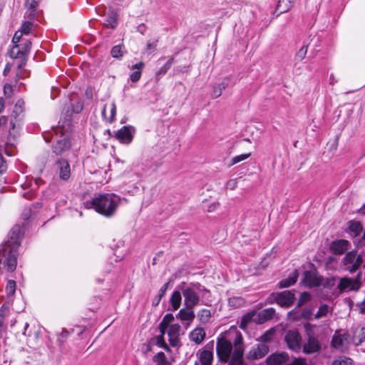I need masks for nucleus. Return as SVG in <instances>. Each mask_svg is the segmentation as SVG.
<instances>
[{"label": "nucleus", "mask_w": 365, "mask_h": 365, "mask_svg": "<svg viewBox=\"0 0 365 365\" xmlns=\"http://www.w3.org/2000/svg\"><path fill=\"white\" fill-rule=\"evenodd\" d=\"M24 101L22 99H19L14 107L10 121L8 141L6 143L5 148V153L7 155L11 156L14 155L12 147L16 142V137L20 127L19 123L24 117Z\"/></svg>", "instance_id": "f257e3e1"}, {"label": "nucleus", "mask_w": 365, "mask_h": 365, "mask_svg": "<svg viewBox=\"0 0 365 365\" xmlns=\"http://www.w3.org/2000/svg\"><path fill=\"white\" fill-rule=\"evenodd\" d=\"M88 209L94 208L95 210L106 217L112 216L118 207V202L110 194L99 195L92 200L85 202Z\"/></svg>", "instance_id": "f03ea898"}, {"label": "nucleus", "mask_w": 365, "mask_h": 365, "mask_svg": "<svg viewBox=\"0 0 365 365\" xmlns=\"http://www.w3.org/2000/svg\"><path fill=\"white\" fill-rule=\"evenodd\" d=\"M208 292L205 287L198 282L190 283L188 286L182 288L185 306L187 308H194L200 301L199 293H202L203 296L205 293Z\"/></svg>", "instance_id": "7ed1b4c3"}, {"label": "nucleus", "mask_w": 365, "mask_h": 365, "mask_svg": "<svg viewBox=\"0 0 365 365\" xmlns=\"http://www.w3.org/2000/svg\"><path fill=\"white\" fill-rule=\"evenodd\" d=\"M18 250H13L6 246L0 248V273L12 272L17 265Z\"/></svg>", "instance_id": "20e7f679"}, {"label": "nucleus", "mask_w": 365, "mask_h": 365, "mask_svg": "<svg viewBox=\"0 0 365 365\" xmlns=\"http://www.w3.org/2000/svg\"><path fill=\"white\" fill-rule=\"evenodd\" d=\"M316 327H306L307 341L303 346V352L306 354L317 353L321 350L322 345L315 333Z\"/></svg>", "instance_id": "39448f33"}, {"label": "nucleus", "mask_w": 365, "mask_h": 365, "mask_svg": "<svg viewBox=\"0 0 365 365\" xmlns=\"http://www.w3.org/2000/svg\"><path fill=\"white\" fill-rule=\"evenodd\" d=\"M363 262L362 255L357 254L353 250L345 255L341 260V264L346 271L354 273L361 267Z\"/></svg>", "instance_id": "423d86ee"}, {"label": "nucleus", "mask_w": 365, "mask_h": 365, "mask_svg": "<svg viewBox=\"0 0 365 365\" xmlns=\"http://www.w3.org/2000/svg\"><path fill=\"white\" fill-rule=\"evenodd\" d=\"M243 338L240 333H237L234 339V351L229 359L228 365H245L243 362Z\"/></svg>", "instance_id": "0eeeda50"}, {"label": "nucleus", "mask_w": 365, "mask_h": 365, "mask_svg": "<svg viewBox=\"0 0 365 365\" xmlns=\"http://www.w3.org/2000/svg\"><path fill=\"white\" fill-rule=\"evenodd\" d=\"M234 349V343L232 344L225 337L219 338L217 341L216 351L220 360L227 361L232 356V350Z\"/></svg>", "instance_id": "6e6552de"}, {"label": "nucleus", "mask_w": 365, "mask_h": 365, "mask_svg": "<svg viewBox=\"0 0 365 365\" xmlns=\"http://www.w3.org/2000/svg\"><path fill=\"white\" fill-rule=\"evenodd\" d=\"M361 273L357 274L354 279L343 277L339 279V283L337 285L341 292L348 290H358L361 286Z\"/></svg>", "instance_id": "1a4fd4ad"}, {"label": "nucleus", "mask_w": 365, "mask_h": 365, "mask_svg": "<svg viewBox=\"0 0 365 365\" xmlns=\"http://www.w3.org/2000/svg\"><path fill=\"white\" fill-rule=\"evenodd\" d=\"M295 299L294 290L284 291L274 295L273 300L282 307H289L293 304Z\"/></svg>", "instance_id": "9d476101"}, {"label": "nucleus", "mask_w": 365, "mask_h": 365, "mask_svg": "<svg viewBox=\"0 0 365 365\" xmlns=\"http://www.w3.org/2000/svg\"><path fill=\"white\" fill-rule=\"evenodd\" d=\"M284 340L291 350L297 352L301 349L302 337L297 331H288L285 334Z\"/></svg>", "instance_id": "9b49d317"}, {"label": "nucleus", "mask_w": 365, "mask_h": 365, "mask_svg": "<svg viewBox=\"0 0 365 365\" xmlns=\"http://www.w3.org/2000/svg\"><path fill=\"white\" fill-rule=\"evenodd\" d=\"M21 227L14 225L9 233V240L3 243L2 246H6L13 250H18L20 245Z\"/></svg>", "instance_id": "f8f14e48"}, {"label": "nucleus", "mask_w": 365, "mask_h": 365, "mask_svg": "<svg viewBox=\"0 0 365 365\" xmlns=\"http://www.w3.org/2000/svg\"><path fill=\"white\" fill-rule=\"evenodd\" d=\"M351 341L352 339L348 333L339 334L336 333L332 338L331 344L335 349L342 350L344 348H346Z\"/></svg>", "instance_id": "ddd939ff"}, {"label": "nucleus", "mask_w": 365, "mask_h": 365, "mask_svg": "<svg viewBox=\"0 0 365 365\" xmlns=\"http://www.w3.org/2000/svg\"><path fill=\"white\" fill-rule=\"evenodd\" d=\"M71 146L69 138L64 136L56 140V143L52 147V150L56 155H61L65 154L70 149Z\"/></svg>", "instance_id": "4468645a"}, {"label": "nucleus", "mask_w": 365, "mask_h": 365, "mask_svg": "<svg viewBox=\"0 0 365 365\" xmlns=\"http://www.w3.org/2000/svg\"><path fill=\"white\" fill-rule=\"evenodd\" d=\"M350 242L346 240H336L331 242V252L336 255L344 254L349 249Z\"/></svg>", "instance_id": "2eb2a0df"}, {"label": "nucleus", "mask_w": 365, "mask_h": 365, "mask_svg": "<svg viewBox=\"0 0 365 365\" xmlns=\"http://www.w3.org/2000/svg\"><path fill=\"white\" fill-rule=\"evenodd\" d=\"M56 165L59 178L63 180H68L71 176V168L68 162L64 159H61L56 162Z\"/></svg>", "instance_id": "dca6fc26"}, {"label": "nucleus", "mask_w": 365, "mask_h": 365, "mask_svg": "<svg viewBox=\"0 0 365 365\" xmlns=\"http://www.w3.org/2000/svg\"><path fill=\"white\" fill-rule=\"evenodd\" d=\"M269 351V346L267 344H258L253 347L248 354V358L251 359H259L263 358Z\"/></svg>", "instance_id": "f3484780"}, {"label": "nucleus", "mask_w": 365, "mask_h": 365, "mask_svg": "<svg viewBox=\"0 0 365 365\" xmlns=\"http://www.w3.org/2000/svg\"><path fill=\"white\" fill-rule=\"evenodd\" d=\"M289 359V355L286 352L274 353L269 355L266 361L269 365H280L286 363Z\"/></svg>", "instance_id": "a211bd4d"}, {"label": "nucleus", "mask_w": 365, "mask_h": 365, "mask_svg": "<svg viewBox=\"0 0 365 365\" xmlns=\"http://www.w3.org/2000/svg\"><path fill=\"white\" fill-rule=\"evenodd\" d=\"M41 0H25L26 11L24 17L29 19H34L36 15V9Z\"/></svg>", "instance_id": "6ab92c4d"}, {"label": "nucleus", "mask_w": 365, "mask_h": 365, "mask_svg": "<svg viewBox=\"0 0 365 365\" xmlns=\"http://www.w3.org/2000/svg\"><path fill=\"white\" fill-rule=\"evenodd\" d=\"M192 309L193 308H187L186 307L181 309L176 315V318L182 322H187V324L189 325L195 317Z\"/></svg>", "instance_id": "aec40b11"}, {"label": "nucleus", "mask_w": 365, "mask_h": 365, "mask_svg": "<svg viewBox=\"0 0 365 365\" xmlns=\"http://www.w3.org/2000/svg\"><path fill=\"white\" fill-rule=\"evenodd\" d=\"M304 282L309 287L319 286L322 283V277H318L314 272L306 271L304 273Z\"/></svg>", "instance_id": "412c9836"}, {"label": "nucleus", "mask_w": 365, "mask_h": 365, "mask_svg": "<svg viewBox=\"0 0 365 365\" xmlns=\"http://www.w3.org/2000/svg\"><path fill=\"white\" fill-rule=\"evenodd\" d=\"M131 127L123 126L121 129L118 130L115 134L116 138L120 142L124 143H130L133 140V135L131 133Z\"/></svg>", "instance_id": "4be33fe9"}, {"label": "nucleus", "mask_w": 365, "mask_h": 365, "mask_svg": "<svg viewBox=\"0 0 365 365\" xmlns=\"http://www.w3.org/2000/svg\"><path fill=\"white\" fill-rule=\"evenodd\" d=\"M145 64L143 62L140 61L135 65H133L131 66V69L134 70L136 69V71H134L130 75V79L132 82H137L140 80L142 74V69L143 68Z\"/></svg>", "instance_id": "5701e85b"}, {"label": "nucleus", "mask_w": 365, "mask_h": 365, "mask_svg": "<svg viewBox=\"0 0 365 365\" xmlns=\"http://www.w3.org/2000/svg\"><path fill=\"white\" fill-rule=\"evenodd\" d=\"M190 337L192 341L199 344L204 340L205 331L202 328H196L190 333Z\"/></svg>", "instance_id": "b1692460"}, {"label": "nucleus", "mask_w": 365, "mask_h": 365, "mask_svg": "<svg viewBox=\"0 0 365 365\" xmlns=\"http://www.w3.org/2000/svg\"><path fill=\"white\" fill-rule=\"evenodd\" d=\"M295 0H279L276 10L279 14L287 12L294 4Z\"/></svg>", "instance_id": "393cba45"}, {"label": "nucleus", "mask_w": 365, "mask_h": 365, "mask_svg": "<svg viewBox=\"0 0 365 365\" xmlns=\"http://www.w3.org/2000/svg\"><path fill=\"white\" fill-rule=\"evenodd\" d=\"M365 341V327H357L352 338L353 343L358 346Z\"/></svg>", "instance_id": "a878e982"}, {"label": "nucleus", "mask_w": 365, "mask_h": 365, "mask_svg": "<svg viewBox=\"0 0 365 365\" xmlns=\"http://www.w3.org/2000/svg\"><path fill=\"white\" fill-rule=\"evenodd\" d=\"M349 230L351 235L356 237L363 230V225L359 221H350L349 222Z\"/></svg>", "instance_id": "bb28decb"}, {"label": "nucleus", "mask_w": 365, "mask_h": 365, "mask_svg": "<svg viewBox=\"0 0 365 365\" xmlns=\"http://www.w3.org/2000/svg\"><path fill=\"white\" fill-rule=\"evenodd\" d=\"M213 354L210 350L205 349L200 355V361L202 365H212Z\"/></svg>", "instance_id": "cd10ccee"}, {"label": "nucleus", "mask_w": 365, "mask_h": 365, "mask_svg": "<svg viewBox=\"0 0 365 365\" xmlns=\"http://www.w3.org/2000/svg\"><path fill=\"white\" fill-rule=\"evenodd\" d=\"M170 302L173 309L178 310L180 308L182 302V296L180 292L178 290L174 291L171 295Z\"/></svg>", "instance_id": "c85d7f7f"}, {"label": "nucleus", "mask_w": 365, "mask_h": 365, "mask_svg": "<svg viewBox=\"0 0 365 365\" xmlns=\"http://www.w3.org/2000/svg\"><path fill=\"white\" fill-rule=\"evenodd\" d=\"M229 84V79L225 78L220 83L215 86L212 89V96L214 98L220 97L223 90H225Z\"/></svg>", "instance_id": "c756f323"}, {"label": "nucleus", "mask_w": 365, "mask_h": 365, "mask_svg": "<svg viewBox=\"0 0 365 365\" xmlns=\"http://www.w3.org/2000/svg\"><path fill=\"white\" fill-rule=\"evenodd\" d=\"M298 278V274L297 271H294L292 273V274L287 278L282 279L279 283V287L280 288H285L289 287L292 286V284H295Z\"/></svg>", "instance_id": "7c9ffc66"}, {"label": "nucleus", "mask_w": 365, "mask_h": 365, "mask_svg": "<svg viewBox=\"0 0 365 365\" xmlns=\"http://www.w3.org/2000/svg\"><path fill=\"white\" fill-rule=\"evenodd\" d=\"M104 26L108 28L115 29L118 24V15L113 11L108 13L106 21L103 23Z\"/></svg>", "instance_id": "2f4dec72"}, {"label": "nucleus", "mask_w": 365, "mask_h": 365, "mask_svg": "<svg viewBox=\"0 0 365 365\" xmlns=\"http://www.w3.org/2000/svg\"><path fill=\"white\" fill-rule=\"evenodd\" d=\"M125 53L126 51L125 49L123 44H118L114 46L110 50V54L112 57L117 59L122 58Z\"/></svg>", "instance_id": "473e14b6"}, {"label": "nucleus", "mask_w": 365, "mask_h": 365, "mask_svg": "<svg viewBox=\"0 0 365 365\" xmlns=\"http://www.w3.org/2000/svg\"><path fill=\"white\" fill-rule=\"evenodd\" d=\"M255 311H252L245 314L242 319L240 324V328L242 329H246L247 325L253 322L255 319Z\"/></svg>", "instance_id": "72a5a7b5"}, {"label": "nucleus", "mask_w": 365, "mask_h": 365, "mask_svg": "<svg viewBox=\"0 0 365 365\" xmlns=\"http://www.w3.org/2000/svg\"><path fill=\"white\" fill-rule=\"evenodd\" d=\"M245 300L241 297H232L228 299V304L234 309L242 307L245 305Z\"/></svg>", "instance_id": "f704fd0d"}, {"label": "nucleus", "mask_w": 365, "mask_h": 365, "mask_svg": "<svg viewBox=\"0 0 365 365\" xmlns=\"http://www.w3.org/2000/svg\"><path fill=\"white\" fill-rule=\"evenodd\" d=\"M9 56L11 58H22L24 57H26V56L22 52V50L21 49V46L19 44H15L11 48L10 52H9Z\"/></svg>", "instance_id": "c9c22d12"}, {"label": "nucleus", "mask_w": 365, "mask_h": 365, "mask_svg": "<svg viewBox=\"0 0 365 365\" xmlns=\"http://www.w3.org/2000/svg\"><path fill=\"white\" fill-rule=\"evenodd\" d=\"M275 330L274 329H270L260 336L257 340L262 342V344H266L272 339Z\"/></svg>", "instance_id": "e433bc0d"}, {"label": "nucleus", "mask_w": 365, "mask_h": 365, "mask_svg": "<svg viewBox=\"0 0 365 365\" xmlns=\"http://www.w3.org/2000/svg\"><path fill=\"white\" fill-rule=\"evenodd\" d=\"M106 106H104L103 110H102V115L104 117V118L108 121L112 122L114 119V117L116 113V106L114 103H111L110 105V113L109 116H106Z\"/></svg>", "instance_id": "4c0bfd02"}, {"label": "nucleus", "mask_w": 365, "mask_h": 365, "mask_svg": "<svg viewBox=\"0 0 365 365\" xmlns=\"http://www.w3.org/2000/svg\"><path fill=\"white\" fill-rule=\"evenodd\" d=\"M174 62V59L173 57H170L168 61L160 68V69L156 73V77L160 78L162 75L166 73V72L170 68L172 64Z\"/></svg>", "instance_id": "58836bf2"}, {"label": "nucleus", "mask_w": 365, "mask_h": 365, "mask_svg": "<svg viewBox=\"0 0 365 365\" xmlns=\"http://www.w3.org/2000/svg\"><path fill=\"white\" fill-rule=\"evenodd\" d=\"M251 155V153H245V154H241V155H237V156H235L233 157L230 163L228 164V166L229 167H231V166H233L234 165L237 164V163H239L243 160H245L246 159H247Z\"/></svg>", "instance_id": "ea45409f"}, {"label": "nucleus", "mask_w": 365, "mask_h": 365, "mask_svg": "<svg viewBox=\"0 0 365 365\" xmlns=\"http://www.w3.org/2000/svg\"><path fill=\"white\" fill-rule=\"evenodd\" d=\"M197 317L199 318V320L202 323L205 324L209 321V319L211 317L210 311L208 309H202L198 312Z\"/></svg>", "instance_id": "a19ab883"}, {"label": "nucleus", "mask_w": 365, "mask_h": 365, "mask_svg": "<svg viewBox=\"0 0 365 365\" xmlns=\"http://www.w3.org/2000/svg\"><path fill=\"white\" fill-rule=\"evenodd\" d=\"M274 314L275 310L274 308H268L261 312V317L263 318L264 322L272 319Z\"/></svg>", "instance_id": "79ce46f5"}, {"label": "nucleus", "mask_w": 365, "mask_h": 365, "mask_svg": "<svg viewBox=\"0 0 365 365\" xmlns=\"http://www.w3.org/2000/svg\"><path fill=\"white\" fill-rule=\"evenodd\" d=\"M180 326L178 324H173L169 327L168 334L169 336H179Z\"/></svg>", "instance_id": "37998d69"}, {"label": "nucleus", "mask_w": 365, "mask_h": 365, "mask_svg": "<svg viewBox=\"0 0 365 365\" xmlns=\"http://www.w3.org/2000/svg\"><path fill=\"white\" fill-rule=\"evenodd\" d=\"M307 51H308L307 46H303L302 47H301V48L298 51V52L297 53V54L295 56V61H297V62H300L302 60H304L307 53Z\"/></svg>", "instance_id": "c03bdc74"}, {"label": "nucleus", "mask_w": 365, "mask_h": 365, "mask_svg": "<svg viewBox=\"0 0 365 365\" xmlns=\"http://www.w3.org/2000/svg\"><path fill=\"white\" fill-rule=\"evenodd\" d=\"M331 365H354V364L351 359L348 357H341L335 359L332 362Z\"/></svg>", "instance_id": "a18cd8bd"}, {"label": "nucleus", "mask_w": 365, "mask_h": 365, "mask_svg": "<svg viewBox=\"0 0 365 365\" xmlns=\"http://www.w3.org/2000/svg\"><path fill=\"white\" fill-rule=\"evenodd\" d=\"M329 312V307L327 304H322L319 307L318 312L315 314V319H320L327 316Z\"/></svg>", "instance_id": "49530a36"}, {"label": "nucleus", "mask_w": 365, "mask_h": 365, "mask_svg": "<svg viewBox=\"0 0 365 365\" xmlns=\"http://www.w3.org/2000/svg\"><path fill=\"white\" fill-rule=\"evenodd\" d=\"M335 281L336 277H334L326 278L324 279L322 278L321 284H322L324 287L329 289L333 287L335 285Z\"/></svg>", "instance_id": "de8ad7c7"}, {"label": "nucleus", "mask_w": 365, "mask_h": 365, "mask_svg": "<svg viewBox=\"0 0 365 365\" xmlns=\"http://www.w3.org/2000/svg\"><path fill=\"white\" fill-rule=\"evenodd\" d=\"M311 296L309 292H304L301 294V296L297 302V307H301L308 301H309Z\"/></svg>", "instance_id": "09e8293b"}, {"label": "nucleus", "mask_w": 365, "mask_h": 365, "mask_svg": "<svg viewBox=\"0 0 365 365\" xmlns=\"http://www.w3.org/2000/svg\"><path fill=\"white\" fill-rule=\"evenodd\" d=\"M6 291L9 295H13L16 291V282L14 280H9L6 287Z\"/></svg>", "instance_id": "8fccbe9b"}, {"label": "nucleus", "mask_w": 365, "mask_h": 365, "mask_svg": "<svg viewBox=\"0 0 365 365\" xmlns=\"http://www.w3.org/2000/svg\"><path fill=\"white\" fill-rule=\"evenodd\" d=\"M32 26H33V24L31 22L28 21H24L21 25L20 31L24 34H29L31 30Z\"/></svg>", "instance_id": "3c124183"}, {"label": "nucleus", "mask_w": 365, "mask_h": 365, "mask_svg": "<svg viewBox=\"0 0 365 365\" xmlns=\"http://www.w3.org/2000/svg\"><path fill=\"white\" fill-rule=\"evenodd\" d=\"M21 46V49L22 52L28 57V55L30 52L31 48V42L30 41H26L25 43L19 44Z\"/></svg>", "instance_id": "603ef678"}, {"label": "nucleus", "mask_w": 365, "mask_h": 365, "mask_svg": "<svg viewBox=\"0 0 365 365\" xmlns=\"http://www.w3.org/2000/svg\"><path fill=\"white\" fill-rule=\"evenodd\" d=\"M287 365H308L304 358H294L293 360Z\"/></svg>", "instance_id": "864d4df0"}, {"label": "nucleus", "mask_w": 365, "mask_h": 365, "mask_svg": "<svg viewBox=\"0 0 365 365\" xmlns=\"http://www.w3.org/2000/svg\"><path fill=\"white\" fill-rule=\"evenodd\" d=\"M4 94L5 96L10 98L13 95V88L9 83H6L4 86Z\"/></svg>", "instance_id": "5fc2aeb1"}, {"label": "nucleus", "mask_w": 365, "mask_h": 365, "mask_svg": "<svg viewBox=\"0 0 365 365\" xmlns=\"http://www.w3.org/2000/svg\"><path fill=\"white\" fill-rule=\"evenodd\" d=\"M157 344L158 346L163 348L166 350H168V346H167L165 341L164 336L159 335L157 336Z\"/></svg>", "instance_id": "6e6d98bb"}, {"label": "nucleus", "mask_w": 365, "mask_h": 365, "mask_svg": "<svg viewBox=\"0 0 365 365\" xmlns=\"http://www.w3.org/2000/svg\"><path fill=\"white\" fill-rule=\"evenodd\" d=\"M173 320V315L172 314H167L163 317V320L161 321V323L168 327L170 323H171Z\"/></svg>", "instance_id": "4d7b16f0"}, {"label": "nucleus", "mask_w": 365, "mask_h": 365, "mask_svg": "<svg viewBox=\"0 0 365 365\" xmlns=\"http://www.w3.org/2000/svg\"><path fill=\"white\" fill-rule=\"evenodd\" d=\"M23 34H24L20 30L16 31L12 38V42L14 43V45L18 44Z\"/></svg>", "instance_id": "13d9d810"}, {"label": "nucleus", "mask_w": 365, "mask_h": 365, "mask_svg": "<svg viewBox=\"0 0 365 365\" xmlns=\"http://www.w3.org/2000/svg\"><path fill=\"white\" fill-rule=\"evenodd\" d=\"M237 182L236 179H232L227 182L226 186L230 190H235L237 187Z\"/></svg>", "instance_id": "bf43d9fd"}, {"label": "nucleus", "mask_w": 365, "mask_h": 365, "mask_svg": "<svg viewBox=\"0 0 365 365\" xmlns=\"http://www.w3.org/2000/svg\"><path fill=\"white\" fill-rule=\"evenodd\" d=\"M158 42V39H155L153 41H148L146 45V48L148 50H154L157 46Z\"/></svg>", "instance_id": "052dcab7"}, {"label": "nucleus", "mask_w": 365, "mask_h": 365, "mask_svg": "<svg viewBox=\"0 0 365 365\" xmlns=\"http://www.w3.org/2000/svg\"><path fill=\"white\" fill-rule=\"evenodd\" d=\"M253 322L258 324L264 323L263 318L261 317V312L257 313L255 312V319H253Z\"/></svg>", "instance_id": "680f3d73"}, {"label": "nucleus", "mask_w": 365, "mask_h": 365, "mask_svg": "<svg viewBox=\"0 0 365 365\" xmlns=\"http://www.w3.org/2000/svg\"><path fill=\"white\" fill-rule=\"evenodd\" d=\"M170 282H167L159 290L158 295L160 296V298H162L166 293V291L168 288Z\"/></svg>", "instance_id": "e2e57ef3"}, {"label": "nucleus", "mask_w": 365, "mask_h": 365, "mask_svg": "<svg viewBox=\"0 0 365 365\" xmlns=\"http://www.w3.org/2000/svg\"><path fill=\"white\" fill-rule=\"evenodd\" d=\"M27 60H28V57H24L22 58H20V63H19V65L17 66V69L20 70V69L23 68L26 66Z\"/></svg>", "instance_id": "0e129e2a"}, {"label": "nucleus", "mask_w": 365, "mask_h": 365, "mask_svg": "<svg viewBox=\"0 0 365 365\" xmlns=\"http://www.w3.org/2000/svg\"><path fill=\"white\" fill-rule=\"evenodd\" d=\"M312 313L309 309H304L302 312V315L304 318L308 319L312 316Z\"/></svg>", "instance_id": "69168bd1"}, {"label": "nucleus", "mask_w": 365, "mask_h": 365, "mask_svg": "<svg viewBox=\"0 0 365 365\" xmlns=\"http://www.w3.org/2000/svg\"><path fill=\"white\" fill-rule=\"evenodd\" d=\"M6 169V165L3 159V158L0 155V173L1 174Z\"/></svg>", "instance_id": "338daca9"}, {"label": "nucleus", "mask_w": 365, "mask_h": 365, "mask_svg": "<svg viewBox=\"0 0 365 365\" xmlns=\"http://www.w3.org/2000/svg\"><path fill=\"white\" fill-rule=\"evenodd\" d=\"M11 68H12V65L11 63H6L5 66V68L3 71V75L5 76H7L9 74V73L11 71Z\"/></svg>", "instance_id": "774afa93"}]
</instances>
